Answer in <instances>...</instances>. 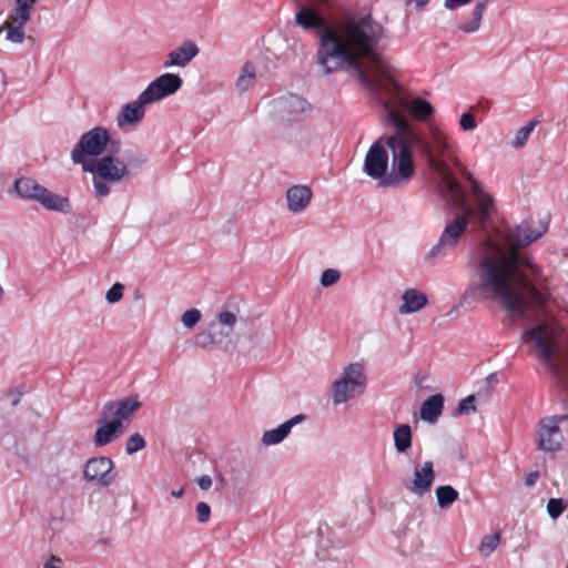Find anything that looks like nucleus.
<instances>
[{
  "mask_svg": "<svg viewBox=\"0 0 568 568\" xmlns=\"http://www.w3.org/2000/svg\"><path fill=\"white\" fill-rule=\"evenodd\" d=\"M294 19L303 30H317L316 59L326 74L352 70L376 99L382 92L397 94L393 68L381 54L386 29L371 13L353 14L339 23L329 24L314 9L301 6Z\"/></svg>",
  "mask_w": 568,
  "mask_h": 568,
  "instance_id": "nucleus-1",
  "label": "nucleus"
},
{
  "mask_svg": "<svg viewBox=\"0 0 568 568\" xmlns=\"http://www.w3.org/2000/svg\"><path fill=\"white\" fill-rule=\"evenodd\" d=\"M388 120L394 126V133L386 136L390 151V170L381 187H400L408 184L416 174L414 153L425 159L429 170L438 178L440 187H445L458 205L460 201V183L449 169L445 156L450 155V144L447 135L438 126L429 125L427 133L413 129L409 121L390 109Z\"/></svg>",
  "mask_w": 568,
  "mask_h": 568,
  "instance_id": "nucleus-2",
  "label": "nucleus"
},
{
  "mask_svg": "<svg viewBox=\"0 0 568 568\" xmlns=\"http://www.w3.org/2000/svg\"><path fill=\"white\" fill-rule=\"evenodd\" d=\"M539 268L518 252H505L487 242L476 265V283L468 294H481L498 301L508 313L523 314L544 305L546 296L537 290L534 278Z\"/></svg>",
  "mask_w": 568,
  "mask_h": 568,
  "instance_id": "nucleus-3",
  "label": "nucleus"
},
{
  "mask_svg": "<svg viewBox=\"0 0 568 568\" xmlns=\"http://www.w3.org/2000/svg\"><path fill=\"white\" fill-rule=\"evenodd\" d=\"M466 178L471 182V195L474 205H466L462 185V203L459 205L448 193L445 192L444 186L440 187L443 196L448 199L456 207L464 211L463 214H457L453 221L445 225L444 231L439 237L450 250L457 246L460 237L465 233L468 225V219L477 222L481 229H486L488 223L491 221L496 210L494 199L483 190L480 184L473 178L469 172L466 173Z\"/></svg>",
  "mask_w": 568,
  "mask_h": 568,
  "instance_id": "nucleus-4",
  "label": "nucleus"
},
{
  "mask_svg": "<svg viewBox=\"0 0 568 568\" xmlns=\"http://www.w3.org/2000/svg\"><path fill=\"white\" fill-rule=\"evenodd\" d=\"M146 159L142 155L134 160L125 162L110 152L95 162L84 166L83 172L92 175V185L98 199L106 197L111 194V187L130 180L132 168H140L145 163Z\"/></svg>",
  "mask_w": 568,
  "mask_h": 568,
  "instance_id": "nucleus-5",
  "label": "nucleus"
},
{
  "mask_svg": "<svg viewBox=\"0 0 568 568\" xmlns=\"http://www.w3.org/2000/svg\"><path fill=\"white\" fill-rule=\"evenodd\" d=\"M526 343H532L539 351V358L549 373L558 378L562 369L555 363V357L568 358V333L561 327L541 323L528 328L524 336Z\"/></svg>",
  "mask_w": 568,
  "mask_h": 568,
  "instance_id": "nucleus-6",
  "label": "nucleus"
},
{
  "mask_svg": "<svg viewBox=\"0 0 568 568\" xmlns=\"http://www.w3.org/2000/svg\"><path fill=\"white\" fill-rule=\"evenodd\" d=\"M119 146V141L111 139L106 128L94 126L80 136L71 151V160L74 164H80L83 171L84 166L105 155L108 150L118 153Z\"/></svg>",
  "mask_w": 568,
  "mask_h": 568,
  "instance_id": "nucleus-7",
  "label": "nucleus"
},
{
  "mask_svg": "<svg viewBox=\"0 0 568 568\" xmlns=\"http://www.w3.org/2000/svg\"><path fill=\"white\" fill-rule=\"evenodd\" d=\"M13 189L17 195L24 201H33L49 211L69 213L71 211L68 197L55 194L29 176L14 180Z\"/></svg>",
  "mask_w": 568,
  "mask_h": 568,
  "instance_id": "nucleus-8",
  "label": "nucleus"
},
{
  "mask_svg": "<svg viewBox=\"0 0 568 568\" xmlns=\"http://www.w3.org/2000/svg\"><path fill=\"white\" fill-rule=\"evenodd\" d=\"M366 387L364 366L361 363H351L344 367L341 377L333 383L332 400L341 405L362 395Z\"/></svg>",
  "mask_w": 568,
  "mask_h": 568,
  "instance_id": "nucleus-9",
  "label": "nucleus"
},
{
  "mask_svg": "<svg viewBox=\"0 0 568 568\" xmlns=\"http://www.w3.org/2000/svg\"><path fill=\"white\" fill-rule=\"evenodd\" d=\"M386 136L373 142L364 159L363 172L371 179L378 180V183L384 182L389 172Z\"/></svg>",
  "mask_w": 568,
  "mask_h": 568,
  "instance_id": "nucleus-10",
  "label": "nucleus"
},
{
  "mask_svg": "<svg viewBox=\"0 0 568 568\" xmlns=\"http://www.w3.org/2000/svg\"><path fill=\"white\" fill-rule=\"evenodd\" d=\"M559 424L568 425V416H554L545 418L538 426V445L545 452H556L560 449L564 437Z\"/></svg>",
  "mask_w": 568,
  "mask_h": 568,
  "instance_id": "nucleus-11",
  "label": "nucleus"
},
{
  "mask_svg": "<svg viewBox=\"0 0 568 568\" xmlns=\"http://www.w3.org/2000/svg\"><path fill=\"white\" fill-rule=\"evenodd\" d=\"M113 468L114 463L109 457H92L84 465L83 479L99 487H109L115 479Z\"/></svg>",
  "mask_w": 568,
  "mask_h": 568,
  "instance_id": "nucleus-12",
  "label": "nucleus"
},
{
  "mask_svg": "<svg viewBox=\"0 0 568 568\" xmlns=\"http://www.w3.org/2000/svg\"><path fill=\"white\" fill-rule=\"evenodd\" d=\"M183 85V80L175 73H163L154 79L142 92L143 99L151 103L176 93Z\"/></svg>",
  "mask_w": 568,
  "mask_h": 568,
  "instance_id": "nucleus-13",
  "label": "nucleus"
},
{
  "mask_svg": "<svg viewBox=\"0 0 568 568\" xmlns=\"http://www.w3.org/2000/svg\"><path fill=\"white\" fill-rule=\"evenodd\" d=\"M142 407L138 395H131L122 399L108 400L101 409V415L118 420L121 425L129 422L131 417Z\"/></svg>",
  "mask_w": 568,
  "mask_h": 568,
  "instance_id": "nucleus-14",
  "label": "nucleus"
},
{
  "mask_svg": "<svg viewBox=\"0 0 568 568\" xmlns=\"http://www.w3.org/2000/svg\"><path fill=\"white\" fill-rule=\"evenodd\" d=\"M436 474L434 463L426 460L414 466L413 477L405 487L414 495L423 497L432 490Z\"/></svg>",
  "mask_w": 568,
  "mask_h": 568,
  "instance_id": "nucleus-15",
  "label": "nucleus"
},
{
  "mask_svg": "<svg viewBox=\"0 0 568 568\" xmlns=\"http://www.w3.org/2000/svg\"><path fill=\"white\" fill-rule=\"evenodd\" d=\"M275 108L287 121H296L301 114L312 110L308 101L296 94L280 97L275 100Z\"/></svg>",
  "mask_w": 568,
  "mask_h": 568,
  "instance_id": "nucleus-16",
  "label": "nucleus"
},
{
  "mask_svg": "<svg viewBox=\"0 0 568 568\" xmlns=\"http://www.w3.org/2000/svg\"><path fill=\"white\" fill-rule=\"evenodd\" d=\"M97 424L98 428L93 437V443L97 447H103L113 443L123 434L124 430V425L102 415L97 419Z\"/></svg>",
  "mask_w": 568,
  "mask_h": 568,
  "instance_id": "nucleus-17",
  "label": "nucleus"
},
{
  "mask_svg": "<svg viewBox=\"0 0 568 568\" xmlns=\"http://www.w3.org/2000/svg\"><path fill=\"white\" fill-rule=\"evenodd\" d=\"M546 232L544 226L541 230L535 231L528 222H523L507 233V242L513 248L511 252H517V248L525 247L530 243L538 240Z\"/></svg>",
  "mask_w": 568,
  "mask_h": 568,
  "instance_id": "nucleus-18",
  "label": "nucleus"
},
{
  "mask_svg": "<svg viewBox=\"0 0 568 568\" xmlns=\"http://www.w3.org/2000/svg\"><path fill=\"white\" fill-rule=\"evenodd\" d=\"M145 104H151V102L143 99V92H141L136 100L123 105L116 116L118 126L123 129L128 125H135L140 123L144 118L143 106Z\"/></svg>",
  "mask_w": 568,
  "mask_h": 568,
  "instance_id": "nucleus-19",
  "label": "nucleus"
},
{
  "mask_svg": "<svg viewBox=\"0 0 568 568\" xmlns=\"http://www.w3.org/2000/svg\"><path fill=\"white\" fill-rule=\"evenodd\" d=\"M200 52L197 44L191 40L184 41L180 47L171 50L163 67L169 69L173 67L185 68Z\"/></svg>",
  "mask_w": 568,
  "mask_h": 568,
  "instance_id": "nucleus-20",
  "label": "nucleus"
},
{
  "mask_svg": "<svg viewBox=\"0 0 568 568\" xmlns=\"http://www.w3.org/2000/svg\"><path fill=\"white\" fill-rule=\"evenodd\" d=\"M306 419L304 414H297L273 429L265 430L262 435V443L265 446L281 444L291 433L292 428Z\"/></svg>",
  "mask_w": 568,
  "mask_h": 568,
  "instance_id": "nucleus-21",
  "label": "nucleus"
},
{
  "mask_svg": "<svg viewBox=\"0 0 568 568\" xmlns=\"http://www.w3.org/2000/svg\"><path fill=\"white\" fill-rule=\"evenodd\" d=\"M312 200V191L308 186L294 185L286 192L287 207L292 213H298L306 209Z\"/></svg>",
  "mask_w": 568,
  "mask_h": 568,
  "instance_id": "nucleus-22",
  "label": "nucleus"
},
{
  "mask_svg": "<svg viewBox=\"0 0 568 568\" xmlns=\"http://www.w3.org/2000/svg\"><path fill=\"white\" fill-rule=\"evenodd\" d=\"M403 304L399 306L400 314H412L420 311L427 304V295L416 288H407L404 291Z\"/></svg>",
  "mask_w": 568,
  "mask_h": 568,
  "instance_id": "nucleus-23",
  "label": "nucleus"
},
{
  "mask_svg": "<svg viewBox=\"0 0 568 568\" xmlns=\"http://www.w3.org/2000/svg\"><path fill=\"white\" fill-rule=\"evenodd\" d=\"M444 408V396L435 394L425 399L420 406V418L424 422L434 424L442 415Z\"/></svg>",
  "mask_w": 568,
  "mask_h": 568,
  "instance_id": "nucleus-24",
  "label": "nucleus"
},
{
  "mask_svg": "<svg viewBox=\"0 0 568 568\" xmlns=\"http://www.w3.org/2000/svg\"><path fill=\"white\" fill-rule=\"evenodd\" d=\"M485 13V3L476 2L470 11L469 18L458 26V29L467 34L477 32L480 29L483 17Z\"/></svg>",
  "mask_w": 568,
  "mask_h": 568,
  "instance_id": "nucleus-25",
  "label": "nucleus"
},
{
  "mask_svg": "<svg viewBox=\"0 0 568 568\" xmlns=\"http://www.w3.org/2000/svg\"><path fill=\"white\" fill-rule=\"evenodd\" d=\"M412 428L407 424L396 426L393 433L394 447L398 454H405L412 447Z\"/></svg>",
  "mask_w": 568,
  "mask_h": 568,
  "instance_id": "nucleus-26",
  "label": "nucleus"
},
{
  "mask_svg": "<svg viewBox=\"0 0 568 568\" xmlns=\"http://www.w3.org/2000/svg\"><path fill=\"white\" fill-rule=\"evenodd\" d=\"M406 110L416 120L425 121L433 115L432 104L423 98H416L405 104Z\"/></svg>",
  "mask_w": 568,
  "mask_h": 568,
  "instance_id": "nucleus-27",
  "label": "nucleus"
},
{
  "mask_svg": "<svg viewBox=\"0 0 568 568\" xmlns=\"http://www.w3.org/2000/svg\"><path fill=\"white\" fill-rule=\"evenodd\" d=\"M437 505L442 509L450 507L459 498V493L450 485L438 486L435 490Z\"/></svg>",
  "mask_w": 568,
  "mask_h": 568,
  "instance_id": "nucleus-28",
  "label": "nucleus"
},
{
  "mask_svg": "<svg viewBox=\"0 0 568 568\" xmlns=\"http://www.w3.org/2000/svg\"><path fill=\"white\" fill-rule=\"evenodd\" d=\"M538 121L537 120H531L530 122H528L526 125H524L523 128H520L517 133H516V136L513 141V146L514 148H521L525 145V143L527 142L529 135L531 134V132L534 131L535 126L537 125Z\"/></svg>",
  "mask_w": 568,
  "mask_h": 568,
  "instance_id": "nucleus-29",
  "label": "nucleus"
},
{
  "mask_svg": "<svg viewBox=\"0 0 568 568\" xmlns=\"http://www.w3.org/2000/svg\"><path fill=\"white\" fill-rule=\"evenodd\" d=\"M500 535L498 532L486 535L479 545V551L483 556H489L498 546Z\"/></svg>",
  "mask_w": 568,
  "mask_h": 568,
  "instance_id": "nucleus-30",
  "label": "nucleus"
},
{
  "mask_svg": "<svg viewBox=\"0 0 568 568\" xmlns=\"http://www.w3.org/2000/svg\"><path fill=\"white\" fill-rule=\"evenodd\" d=\"M255 82V73L248 63H245L242 74L239 77L236 87L241 91H246Z\"/></svg>",
  "mask_w": 568,
  "mask_h": 568,
  "instance_id": "nucleus-31",
  "label": "nucleus"
},
{
  "mask_svg": "<svg viewBox=\"0 0 568 568\" xmlns=\"http://www.w3.org/2000/svg\"><path fill=\"white\" fill-rule=\"evenodd\" d=\"M146 442L140 433L132 434L125 442V453L133 455L145 448Z\"/></svg>",
  "mask_w": 568,
  "mask_h": 568,
  "instance_id": "nucleus-32",
  "label": "nucleus"
},
{
  "mask_svg": "<svg viewBox=\"0 0 568 568\" xmlns=\"http://www.w3.org/2000/svg\"><path fill=\"white\" fill-rule=\"evenodd\" d=\"M217 328V325L215 323H212L210 325V328L207 331L201 332L195 336V345L207 348L214 345V337H213V329Z\"/></svg>",
  "mask_w": 568,
  "mask_h": 568,
  "instance_id": "nucleus-33",
  "label": "nucleus"
},
{
  "mask_svg": "<svg viewBox=\"0 0 568 568\" xmlns=\"http://www.w3.org/2000/svg\"><path fill=\"white\" fill-rule=\"evenodd\" d=\"M566 508V503L560 498H550L547 503V511L552 519L561 516Z\"/></svg>",
  "mask_w": 568,
  "mask_h": 568,
  "instance_id": "nucleus-34",
  "label": "nucleus"
},
{
  "mask_svg": "<svg viewBox=\"0 0 568 568\" xmlns=\"http://www.w3.org/2000/svg\"><path fill=\"white\" fill-rule=\"evenodd\" d=\"M201 320V312L197 308H190L181 316V322L186 328H193Z\"/></svg>",
  "mask_w": 568,
  "mask_h": 568,
  "instance_id": "nucleus-35",
  "label": "nucleus"
},
{
  "mask_svg": "<svg viewBox=\"0 0 568 568\" xmlns=\"http://www.w3.org/2000/svg\"><path fill=\"white\" fill-rule=\"evenodd\" d=\"M450 251L448 246L439 239L437 244H435L425 255V260H433L438 257H445Z\"/></svg>",
  "mask_w": 568,
  "mask_h": 568,
  "instance_id": "nucleus-36",
  "label": "nucleus"
},
{
  "mask_svg": "<svg viewBox=\"0 0 568 568\" xmlns=\"http://www.w3.org/2000/svg\"><path fill=\"white\" fill-rule=\"evenodd\" d=\"M341 277L339 271L335 268H326L321 275V285L324 287H329L334 285Z\"/></svg>",
  "mask_w": 568,
  "mask_h": 568,
  "instance_id": "nucleus-37",
  "label": "nucleus"
},
{
  "mask_svg": "<svg viewBox=\"0 0 568 568\" xmlns=\"http://www.w3.org/2000/svg\"><path fill=\"white\" fill-rule=\"evenodd\" d=\"M124 285L121 283H114L106 292L105 298L110 304L118 303L123 297Z\"/></svg>",
  "mask_w": 568,
  "mask_h": 568,
  "instance_id": "nucleus-38",
  "label": "nucleus"
},
{
  "mask_svg": "<svg viewBox=\"0 0 568 568\" xmlns=\"http://www.w3.org/2000/svg\"><path fill=\"white\" fill-rule=\"evenodd\" d=\"M195 511H196V520L200 524H205L210 520L211 507L207 503H205V501L197 503Z\"/></svg>",
  "mask_w": 568,
  "mask_h": 568,
  "instance_id": "nucleus-39",
  "label": "nucleus"
},
{
  "mask_svg": "<svg viewBox=\"0 0 568 568\" xmlns=\"http://www.w3.org/2000/svg\"><path fill=\"white\" fill-rule=\"evenodd\" d=\"M475 395H469L465 398H463L457 406V413L459 415H467L469 413L476 412V407L474 405Z\"/></svg>",
  "mask_w": 568,
  "mask_h": 568,
  "instance_id": "nucleus-40",
  "label": "nucleus"
},
{
  "mask_svg": "<svg viewBox=\"0 0 568 568\" xmlns=\"http://www.w3.org/2000/svg\"><path fill=\"white\" fill-rule=\"evenodd\" d=\"M217 321L221 325H225L230 328V333L232 332L233 326L236 324V315L231 311H222L217 315Z\"/></svg>",
  "mask_w": 568,
  "mask_h": 568,
  "instance_id": "nucleus-41",
  "label": "nucleus"
},
{
  "mask_svg": "<svg viewBox=\"0 0 568 568\" xmlns=\"http://www.w3.org/2000/svg\"><path fill=\"white\" fill-rule=\"evenodd\" d=\"M459 125L464 131H471L477 128V122L473 114L466 112L460 115Z\"/></svg>",
  "mask_w": 568,
  "mask_h": 568,
  "instance_id": "nucleus-42",
  "label": "nucleus"
},
{
  "mask_svg": "<svg viewBox=\"0 0 568 568\" xmlns=\"http://www.w3.org/2000/svg\"><path fill=\"white\" fill-rule=\"evenodd\" d=\"M473 0H445L444 1V7L447 9V10H456L460 7H465L467 4H469Z\"/></svg>",
  "mask_w": 568,
  "mask_h": 568,
  "instance_id": "nucleus-43",
  "label": "nucleus"
},
{
  "mask_svg": "<svg viewBox=\"0 0 568 568\" xmlns=\"http://www.w3.org/2000/svg\"><path fill=\"white\" fill-rule=\"evenodd\" d=\"M196 484L202 490H209L212 486V478L209 475H202L196 478Z\"/></svg>",
  "mask_w": 568,
  "mask_h": 568,
  "instance_id": "nucleus-44",
  "label": "nucleus"
},
{
  "mask_svg": "<svg viewBox=\"0 0 568 568\" xmlns=\"http://www.w3.org/2000/svg\"><path fill=\"white\" fill-rule=\"evenodd\" d=\"M230 336V332L223 333L222 331L213 329L214 345H221L226 337Z\"/></svg>",
  "mask_w": 568,
  "mask_h": 568,
  "instance_id": "nucleus-45",
  "label": "nucleus"
},
{
  "mask_svg": "<svg viewBox=\"0 0 568 568\" xmlns=\"http://www.w3.org/2000/svg\"><path fill=\"white\" fill-rule=\"evenodd\" d=\"M539 477V473L538 471H531L527 475L526 479H525V484L526 486L528 487H531L536 484L537 479Z\"/></svg>",
  "mask_w": 568,
  "mask_h": 568,
  "instance_id": "nucleus-46",
  "label": "nucleus"
},
{
  "mask_svg": "<svg viewBox=\"0 0 568 568\" xmlns=\"http://www.w3.org/2000/svg\"><path fill=\"white\" fill-rule=\"evenodd\" d=\"M61 559L55 556H51L49 560H47L43 565V568H60L57 564H60Z\"/></svg>",
  "mask_w": 568,
  "mask_h": 568,
  "instance_id": "nucleus-47",
  "label": "nucleus"
},
{
  "mask_svg": "<svg viewBox=\"0 0 568 568\" xmlns=\"http://www.w3.org/2000/svg\"><path fill=\"white\" fill-rule=\"evenodd\" d=\"M11 405L17 406L21 400V395L19 393H10Z\"/></svg>",
  "mask_w": 568,
  "mask_h": 568,
  "instance_id": "nucleus-48",
  "label": "nucleus"
},
{
  "mask_svg": "<svg viewBox=\"0 0 568 568\" xmlns=\"http://www.w3.org/2000/svg\"><path fill=\"white\" fill-rule=\"evenodd\" d=\"M406 4L415 2L416 8L425 7L430 0H405Z\"/></svg>",
  "mask_w": 568,
  "mask_h": 568,
  "instance_id": "nucleus-49",
  "label": "nucleus"
},
{
  "mask_svg": "<svg viewBox=\"0 0 568 568\" xmlns=\"http://www.w3.org/2000/svg\"><path fill=\"white\" fill-rule=\"evenodd\" d=\"M183 489H179V490H172L171 491V496L174 497V498H180L182 495H183Z\"/></svg>",
  "mask_w": 568,
  "mask_h": 568,
  "instance_id": "nucleus-50",
  "label": "nucleus"
},
{
  "mask_svg": "<svg viewBox=\"0 0 568 568\" xmlns=\"http://www.w3.org/2000/svg\"><path fill=\"white\" fill-rule=\"evenodd\" d=\"M487 381H488V382H497L496 374H489V375L487 376Z\"/></svg>",
  "mask_w": 568,
  "mask_h": 568,
  "instance_id": "nucleus-51",
  "label": "nucleus"
},
{
  "mask_svg": "<svg viewBox=\"0 0 568 568\" xmlns=\"http://www.w3.org/2000/svg\"><path fill=\"white\" fill-rule=\"evenodd\" d=\"M478 2H484L485 3V11H486L490 0H479Z\"/></svg>",
  "mask_w": 568,
  "mask_h": 568,
  "instance_id": "nucleus-52",
  "label": "nucleus"
}]
</instances>
